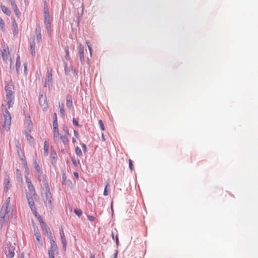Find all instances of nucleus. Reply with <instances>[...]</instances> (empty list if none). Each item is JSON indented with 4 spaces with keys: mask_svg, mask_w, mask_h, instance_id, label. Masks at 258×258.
Instances as JSON below:
<instances>
[{
    "mask_svg": "<svg viewBox=\"0 0 258 258\" xmlns=\"http://www.w3.org/2000/svg\"><path fill=\"white\" fill-rule=\"evenodd\" d=\"M1 8L4 13H5L8 16L10 15L11 13V11L8 8H7L5 6L1 5Z\"/></svg>",
    "mask_w": 258,
    "mask_h": 258,
    "instance_id": "nucleus-23",
    "label": "nucleus"
},
{
    "mask_svg": "<svg viewBox=\"0 0 258 258\" xmlns=\"http://www.w3.org/2000/svg\"><path fill=\"white\" fill-rule=\"evenodd\" d=\"M76 153L79 156H82V152L79 147H77L75 149Z\"/></svg>",
    "mask_w": 258,
    "mask_h": 258,
    "instance_id": "nucleus-39",
    "label": "nucleus"
},
{
    "mask_svg": "<svg viewBox=\"0 0 258 258\" xmlns=\"http://www.w3.org/2000/svg\"><path fill=\"white\" fill-rule=\"evenodd\" d=\"M5 90L6 92H11L12 91V85L10 84H7L5 87Z\"/></svg>",
    "mask_w": 258,
    "mask_h": 258,
    "instance_id": "nucleus-33",
    "label": "nucleus"
},
{
    "mask_svg": "<svg viewBox=\"0 0 258 258\" xmlns=\"http://www.w3.org/2000/svg\"><path fill=\"white\" fill-rule=\"evenodd\" d=\"M4 117H11V114L10 112L8 111V110L6 108L4 112Z\"/></svg>",
    "mask_w": 258,
    "mask_h": 258,
    "instance_id": "nucleus-43",
    "label": "nucleus"
},
{
    "mask_svg": "<svg viewBox=\"0 0 258 258\" xmlns=\"http://www.w3.org/2000/svg\"><path fill=\"white\" fill-rule=\"evenodd\" d=\"M44 187L45 188V191H50V188L48 183H44Z\"/></svg>",
    "mask_w": 258,
    "mask_h": 258,
    "instance_id": "nucleus-60",
    "label": "nucleus"
},
{
    "mask_svg": "<svg viewBox=\"0 0 258 258\" xmlns=\"http://www.w3.org/2000/svg\"><path fill=\"white\" fill-rule=\"evenodd\" d=\"M14 99V97L6 98L7 103V105H8L9 108L12 107L13 104Z\"/></svg>",
    "mask_w": 258,
    "mask_h": 258,
    "instance_id": "nucleus-26",
    "label": "nucleus"
},
{
    "mask_svg": "<svg viewBox=\"0 0 258 258\" xmlns=\"http://www.w3.org/2000/svg\"><path fill=\"white\" fill-rule=\"evenodd\" d=\"M10 210L7 209H5L4 206L3 207L2 209L0 211V224H1V227H3V224L4 222H7L9 219V213Z\"/></svg>",
    "mask_w": 258,
    "mask_h": 258,
    "instance_id": "nucleus-1",
    "label": "nucleus"
},
{
    "mask_svg": "<svg viewBox=\"0 0 258 258\" xmlns=\"http://www.w3.org/2000/svg\"><path fill=\"white\" fill-rule=\"evenodd\" d=\"M14 30H13V35L14 37H17L18 35L19 31L18 29V26H16V27L13 26Z\"/></svg>",
    "mask_w": 258,
    "mask_h": 258,
    "instance_id": "nucleus-38",
    "label": "nucleus"
},
{
    "mask_svg": "<svg viewBox=\"0 0 258 258\" xmlns=\"http://www.w3.org/2000/svg\"><path fill=\"white\" fill-rule=\"evenodd\" d=\"M45 199L46 201H48V204H49L50 206L52 205V202L51 201L52 196L50 191H45Z\"/></svg>",
    "mask_w": 258,
    "mask_h": 258,
    "instance_id": "nucleus-14",
    "label": "nucleus"
},
{
    "mask_svg": "<svg viewBox=\"0 0 258 258\" xmlns=\"http://www.w3.org/2000/svg\"><path fill=\"white\" fill-rule=\"evenodd\" d=\"M25 134L27 141L31 143V140H32V144L34 145L35 144V142L33 137L31 135H30L27 131H25Z\"/></svg>",
    "mask_w": 258,
    "mask_h": 258,
    "instance_id": "nucleus-22",
    "label": "nucleus"
},
{
    "mask_svg": "<svg viewBox=\"0 0 258 258\" xmlns=\"http://www.w3.org/2000/svg\"><path fill=\"white\" fill-rule=\"evenodd\" d=\"M0 28H1L3 31H5V23L3 19L1 17H0Z\"/></svg>",
    "mask_w": 258,
    "mask_h": 258,
    "instance_id": "nucleus-40",
    "label": "nucleus"
},
{
    "mask_svg": "<svg viewBox=\"0 0 258 258\" xmlns=\"http://www.w3.org/2000/svg\"><path fill=\"white\" fill-rule=\"evenodd\" d=\"M72 121H73L74 125H75L77 126H78L79 127H81L82 126V125L81 124L79 123L78 119L75 118V117L73 118Z\"/></svg>",
    "mask_w": 258,
    "mask_h": 258,
    "instance_id": "nucleus-36",
    "label": "nucleus"
},
{
    "mask_svg": "<svg viewBox=\"0 0 258 258\" xmlns=\"http://www.w3.org/2000/svg\"><path fill=\"white\" fill-rule=\"evenodd\" d=\"M79 53L80 60L82 64H83L85 61L84 55V47L82 45H80L79 47Z\"/></svg>",
    "mask_w": 258,
    "mask_h": 258,
    "instance_id": "nucleus-9",
    "label": "nucleus"
},
{
    "mask_svg": "<svg viewBox=\"0 0 258 258\" xmlns=\"http://www.w3.org/2000/svg\"><path fill=\"white\" fill-rule=\"evenodd\" d=\"M33 164L34 165V167H35V169L36 172H37V174H41L42 173L41 169L40 167L39 166V165L38 164L36 159H34Z\"/></svg>",
    "mask_w": 258,
    "mask_h": 258,
    "instance_id": "nucleus-21",
    "label": "nucleus"
},
{
    "mask_svg": "<svg viewBox=\"0 0 258 258\" xmlns=\"http://www.w3.org/2000/svg\"><path fill=\"white\" fill-rule=\"evenodd\" d=\"M59 233L60 236L61 241L62 244L63 249L66 251L67 247V240L66 239L65 235L63 229L61 228L59 229Z\"/></svg>",
    "mask_w": 258,
    "mask_h": 258,
    "instance_id": "nucleus-5",
    "label": "nucleus"
},
{
    "mask_svg": "<svg viewBox=\"0 0 258 258\" xmlns=\"http://www.w3.org/2000/svg\"><path fill=\"white\" fill-rule=\"evenodd\" d=\"M27 130H28L29 132H31L33 127V124L32 123V121L31 119L30 116L28 113L27 112Z\"/></svg>",
    "mask_w": 258,
    "mask_h": 258,
    "instance_id": "nucleus-10",
    "label": "nucleus"
},
{
    "mask_svg": "<svg viewBox=\"0 0 258 258\" xmlns=\"http://www.w3.org/2000/svg\"><path fill=\"white\" fill-rule=\"evenodd\" d=\"M39 105L43 109V111H45L47 110L48 105L47 102L46 97L45 95L43 94H39Z\"/></svg>",
    "mask_w": 258,
    "mask_h": 258,
    "instance_id": "nucleus-2",
    "label": "nucleus"
},
{
    "mask_svg": "<svg viewBox=\"0 0 258 258\" xmlns=\"http://www.w3.org/2000/svg\"><path fill=\"white\" fill-rule=\"evenodd\" d=\"M40 226L44 233L48 236L49 238L53 237L49 228L47 226L45 222L42 223Z\"/></svg>",
    "mask_w": 258,
    "mask_h": 258,
    "instance_id": "nucleus-3",
    "label": "nucleus"
},
{
    "mask_svg": "<svg viewBox=\"0 0 258 258\" xmlns=\"http://www.w3.org/2000/svg\"><path fill=\"white\" fill-rule=\"evenodd\" d=\"M10 2L14 11H15V10H17L18 9L16 5L15 0H10Z\"/></svg>",
    "mask_w": 258,
    "mask_h": 258,
    "instance_id": "nucleus-37",
    "label": "nucleus"
},
{
    "mask_svg": "<svg viewBox=\"0 0 258 258\" xmlns=\"http://www.w3.org/2000/svg\"><path fill=\"white\" fill-rule=\"evenodd\" d=\"M30 192H31L30 194L31 195V196L32 195L33 196H37L35 188H34L32 190H30Z\"/></svg>",
    "mask_w": 258,
    "mask_h": 258,
    "instance_id": "nucleus-56",
    "label": "nucleus"
},
{
    "mask_svg": "<svg viewBox=\"0 0 258 258\" xmlns=\"http://www.w3.org/2000/svg\"><path fill=\"white\" fill-rule=\"evenodd\" d=\"M36 232H35V233H34V235L36 236L37 241L39 243L40 246H42L43 245V243L41 240V234L39 232L38 229H37Z\"/></svg>",
    "mask_w": 258,
    "mask_h": 258,
    "instance_id": "nucleus-20",
    "label": "nucleus"
},
{
    "mask_svg": "<svg viewBox=\"0 0 258 258\" xmlns=\"http://www.w3.org/2000/svg\"><path fill=\"white\" fill-rule=\"evenodd\" d=\"M26 198H27V201H28V203L29 202H32L33 201V199L31 196V195L30 194H29V193H27L26 194Z\"/></svg>",
    "mask_w": 258,
    "mask_h": 258,
    "instance_id": "nucleus-41",
    "label": "nucleus"
},
{
    "mask_svg": "<svg viewBox=\"0 0 258 258\" xmlns=\"http://www.w3.org/2000/svg\"><path fill=\"white\" fill-rule=\"evenodd\" d=\"M30 53L32 56H35V42L34 41V39L30 43Z\"/></svg>",
    "mask_w": 258,
    "mask_h": 258,
    "instance_id": "nucleus-18",
    "label": "nucleus"
},
{
    "mask_svg": "<svg viewBox=\"0 0 258 258\" xmlns=\"http://www.w3.org/2000/svg\"><path fill=\"white\" fill-rule=\"evenodd\" d=\"M66 106L70 109L73 106L72 97L71 95H67L66 96Z\"/></svg>",
    "mask_w": 258,
    "mask_h": 258,
    "instance_id": "nucleus-12",
    "label": "nucleus"
},
{
    "mask_svg": "<svg viewBox=\"0 0 258 258\" xmlns=\"http://www.w3.org/2000/svg\"><path fill=\"white\" fill-rule=\"evenodd\" d=\"M49 258H55L54 253L51 250H48Z\"/></svg>",
    "mask_w": 258,
    "mask_h": 258,
    "instance_id": "nucleus-55",
    "label": "nucleus"
},
{
    "mask_svg": "<svg viewBox=\"0 0 258 258\" xmlns=\"http://www.w3.org/2000/svg\"><path fill=\"white\" fill-rule=\"evenodd\" d=\"M27 186L29 191L35 188V187L34 186L32 183H29V184H28Z\"/></svg>",
    "mask_w": 258,
    "mask_h": 258,
    "instance_id": "nucleus-53",
    "label": "nucleus"
},
{
    "mask_svg": "<svg viewBox=\"0 0 258 258\" xmlns=\"http://www.w3.org/2000/svg\"><path fill=\"white\" fill-rule=\"evenodd\" d=\"M86 43L87 44L88 49L89 50L90 57H92V49L91 46H90V45L89 44V42H88L87 41Z\"/></svg>",
    "mask_w": 258,
    "mask_h": 258,
    "instance_id": "nucleus-54",
    "label": "nucleus"
},
{
    "mask_svg": "<svg viewBox=\"0 0 258 258\" xmlns=\"http://www.w3.org/2000/svg\"><path fill=\"white\" fill-rule=\"evenodd\" d=\"M81 146H82L83 151L84 152H87V148L86 145L84 143H82V144H81Z\"/></svg>",
    "mask_w": 258,
    "mask_h": 258,
    "instance_id": "nucleus-57",
    "label": "nucleus"
},
{
    "mask_svg": "<svg viewBox=\"0 0 258 258\" xmlns=\"http://www.w3.org/2000/svg\"><path fill=\"white\" fill-rule=\"evenodd\" d=\"M64 51H65V52L66 53L67 57L69 58V57H70V55H69V47L68 46L65 47Z\"/></svg>",
    "mask_w": 258,
    "mask_h": 258,
    "instance_id": "nucleus-51",
    "label": "nucleus"
},
{
    "mask_svg": "<svg viewBox=\"0 0 258 258\" xmlns=\"http://www.w3.org/2000/svg\"><path fill=\"white\" fill-rule=\"evenodd\" d=\"M16 16L18 18H20L21 17V13L20 12L19 9H17V10H15V11H14Z\"/></svg>",
    "mask_w": 258,
    "mask_h": 258,
    "instance_id": "nucleus-50",
    "label": "nucleus"
},
{
    "mask_svg": "<svg viewBox=\"0 0 258 258\" xmlns=\"http://www.w3.org/2000/svg\"><path fill=\"white\" fill-rule=\"evenodd\" d=\"M87 218L90 221H93L95 220V217L92 215H88Z\"/></svg>",
    "mask_w": 258,
    "mask_h": 258,
    "instance_id": "nucleus-58",
    "label": "nucleus"
},
{
    "mask_svg": "<svg viewBox=\"0 0 258 258\" xmlns=\"http://www.w3.org/2000/svg\"><path fill=\"white\" fill-rule=\"evenodd\" d=\"M10 202V198L9 197L8 198H7V199L5 201V206L4 207V208L5 209H8V207H9Z\"/></svg>",
    "mask_w": 258,
    "mask_h": 258,
    "instance_id": "nucleus-45",
    "label": "nucleus"
},
{
    "mask_svg": "<svg viewBox=\"0 0 258 258\" xmlns=\"http://www.w3.org/2000/svg\"><path fill=\"white\" fill-rule=\"evenodd\" d=\"M24 71L25 74L27 73V63L25 62L24 63Z\"/></svg>",
    "mask_w": 258,
    "mask_h": 258,
    "instance_id": "nucleus-61",
    "label": "nucleus"
},
{
    "mask_svg": "<svg viewBox=\"0 0 258 258\" xmlns=\"http://www.w3.org/2000/svg\"><path fill=\"white\" fill-rule=\"evenodd\" d=\"M49 150V144L46 141L44 142V153L45 156H47Z\"/></svg>",
    "mask_w": 258,
    "mask_h": 258,
    "instance_id": "nucleus-24",
    "label": "nucleus"
},
{
    "mask_svg": "<svg viewBox=\"0 0 258 258\" xmlns=\"http://www.w3.org/2000/svg\"><path fill=\"white\" fill-rule=\"evenodd\" d=\"M32 213L39 221L40 224H41L42 223L44 222L42 217L37 212L36 210L35 212H33Z\"/></svg>",
    "mask_w": 258,
    "mask_h": 258,
    "instance_id": "nucleus-25",
    "label": "nucleus"
},
{
    "mask_svg": "<svg viewBox=\"0 0 258 258\" xmlns=\"http://www.w3.org/2000/svg\"><path fill=\"white\" fill-rule=\"evenodd\" d=\"M9 54V48L7 47L6 48L3 49L2 52V58L4 61H7L8 59V54Z\"/></svg>",
    "mask_w": 258,
    "mask_h": 258,
    "instance_id": "nucleus-13",
    "label": "nucleus"
},
{
    "mask_svg": "<svg viewBox=\"0 0 258 258\" xmlns=\"http://www.w3.org/2000/svg\"><path fill=\"white\" fill-rule=\"evenodd\" d=\"M53 125H58L57 115L56 113H54L53 115Z\"/></svg>",
    "mask_w": 258,
    "mask_h": 258,
    "instance_id": "nucleus-34",
    "label": "nucleus"
},
{
    "mask_svg": "<svg viewBox=\"0 0 258 258\" xmlns=\"http://www.w3.org/2000/svg\"><path fill=\"white\" fill-rule=\"evenodd\" d=\"M12 22L13 26L16 27V26H17V24L14 18H12Z\"/></svg>",
    "mask_w": 258,
    "mask_h": 258,
    "instance_id": "nucleus-64",
    "label": "nucleus"
},
{
    "mask_svg": "<svg viewBox=\"0 0 258 258\" xmlns=\"http://www.w3.org/2000/svg\"><path fill=\"white\" fill-rule=\"evenodd\" d=\"M14 97L13 91L6 92V98Z\"/></svg>",
    "mask_w": 258,
    "mask_h": 258,
    "instance_id": "nucleus-47",
    "label": "nucleus"
},
{
    "mask_svg": "<svg viewBox=\"0 0 258 258\" xmlns=\"http://www.w3.org/2000/svg\"><path fill=\"white\" fill-rule=\"evenodd\" d=\"M60 138L64 145H67L69 143V140L66 135L60 136Z\"/></svg>",
    "mask_w": 258,
    "mask_h": 258,
    "instance_id": "nucleus-28",
    "label": "nucleus"
},
{
    "mask_svg": "<svg viewBox=\"0 0 258 258\" xmlns=\"http://www.w3.org/2000/svg\"><path fill=\"white\" fill-rule=\"evenodd\" d=\"M115 242H116V245H117V246H118L119 244V239H118L117 234H116V235L115 236Z\"/></svg>",
    "mask_w": 258,
    "mask_h": 258,
    "instance_id": "nucleus-62",
    "label": "nucleus"
},
{
    "mask_svg": "<svg viewBox=\"0 0 258 258\" xmlns=\"http://www.w3.org/2000/svg\"><path fill=\"white\" fill-rule=\"evenodd\" d=\"M28 205H29V206L32 212H35V211L36 210V208L35 207L34 202L33 201L32 202H29Z\"/></svg>",
    "mask_w": 258,
    "mask_h": 258,
    "instance_id": "nucleus-31",
    "label": "nucleus"
},
{
    "mask_svg": "<svg viewBox=\"0 0 258 258\" xmlns=\"http://www.w3.org/2000/svg\"><path fill=\"white\" fill-rule=\"evenodd\" d=\"M44 24L48 23L50 22L48 10L47 9H45V8H44Z\"/></svg>",
    "mask_w": 258,
    "mask_h": 258,
    "instance_id": "nucleus-15",
    "label": "nucleus"
},
{
    "mask_svg": "<svg viewBox=\"0 0 258 258\" xmlns=\"http://www.w3.org/2000/svg\"><path fill=\"white\" fill-rule=\"evenodd\" d=\"M42 178H43L42 182H43V184L45 183H48L47 180V177L45 174L43 175Z\"/></svg>",
    "mask_w": 258,
    "mask_h": 258,
    "instance_id": "nucleus-59",
    "label": "nucleus"
},
{
    "mask_svg": "<svg viewBox=\"0 0 258 258\" xmlns=\"http://www.w3.org/2000/svg\"><path fill=\"white\" fill-rule=\"evenodd\" d=\"M71 158L73 165H74V166L77 167L78 166V164L77 163L75 156H71Z\"/></svg>",
    "mask_w": 258,
    "mask_h": 258,
    "instance_id": "nucleus-46",
    "label": "nucleus"
},
{
    "mask_svg": "<svg viewBox=\"0 0 258 258\" xmlns=\"http://www.w3.org/2000/svg\"><path fill=\"white\" fill-rule=\"evenodd\" d=\"M41 27L39 24H37L36 26L35 34L36 36V39L38 42H40L41 40Z\"/></svg>",
    "mask_w": 258,
    "mask_h": 258,
    "instance_id": "nucleus-7",
    "label": "nucleus"
},
{
    "mask_svg": "<svg viewBox=\"0 0 258 258\" xmlns=\"http://www.w3.org/2000/svg\"><path fill=\"white\" fill-rule=\"evenodd\" d=\"M59 107L60 115L62 117H64V115H65L64 104L63 103H61V104H59Z\"/></svg>",
    "mask_w": 258,
    "mask_h": 258,
    "instance_id": "nucleus-27",
    "label": "nucleus"
},
{
    "mask_svg": "<svg viewBox=\"0 0 258 258\" xmlns=\"http://www.w3.org/2000/svg\"><path fill=\"white\" fill-rule=\"evenodd\" d=\"M99 126L100 127L101 131H104L105 130V128H104L103 122L102 120H99Z\"/></svg>",
    "mask_w": 258,
    "mask_h": 258,
    "instance_id": "nucleus-48",
    "label": "nucleus"
},
{
    "mask_svg": "<svg viewBox=\"0 0 258 258\" xmlns=\"http://www.w3.org/2000/svg\"><path fill=\"white\" fill-rule=\"evenodd\" d=\"M26 179V182L27 184H29V183H32L31 180L29 179V178L28 177V176H25Z\"/></svg>",
    "mask_w": 258,
    "mask_h": 258,
    "instance_id": "nucleus-63",
    "label": "nucleus"
},
{
    "mask_svg": "<svg viewBox=\"0 0 258 258\" xmlns=\"http://www.w3.org/2000/svg\"><path fill=\"white\" fill-rule=\"evenodd\" d=\"M62 130L65 132L66 135H70L69 131V130H68V127L67 126H66L64 124L63 125H62Z\"/></svg>",
    "mask_w": 258,
    "mask_h": 258,
    "instance_id": "nucleus-44",
    "label": "nucleus"
},
{
    "mask_svg": "<svg viewBox=\"0 0 258 258\" xmlns=\"http://www.w3.org/2000/svg\"><path fill=\"white\" fill-rule=\"evenodd\" d=\"M9 183H10L9 176L8 175H6L5 176L4 181V191L5 192H7L9 190Z\"/></svg>",
    "mask_w": 258,
    "mask_h": 258,
    "instance_id": "nucleus-8",
    "label": "nucleus"
},
{
    "mask_svg": "<svg viewBox=\"0 0 258 258\" xmlns=\"http://www.w3.org/2000/svg\"><path fill=\"white\" fill-rule=\"evenodd\" d=\"M128 162H129L128 163V164H129V168L130 169V170L131 171H132L133 170V169H134V165H133V161H132V160L130 159Z\"/></svg>",
    "mask_w": 258,
    "mask_h": 258,
    "instance_id": "nucleus-52",
    "label": "nucleus"
},
{
    "mask_svg": "<svg viewBox=\"0 0 258 258\" xmlns=\"http://www.w3.org/2000/svg\"><path fill=\"white\" fill-rule=\"evenodd\" d=\"M109 184L108 182H106V185L104 187V191H103V195L105 196H106L108 195V190H107V187L109 186Z\"/></svg>",
    "mask_w": 258,
    "mask_h": 258,
    "instance_id": "nucleus-42",
    "label": "nucleus"
},
{
    "mask_svg": "<svg viewBox=\"0 0 258 258\" xmlns=\"http://www.w3.org/2000/svg\"><path fill=\"white\" fill-rule=\"evenodd\" d=\"M49 239L50 241V247H49L48 250H51V251H52L53 252H54V251H56L57 252H58V248L56 243L53 239V237Z\"/></svg>",
    "mask_w": 258,
    "mask_h": 258,
    "instance_id": "nucleus-4",
    "label": "nucleus"
},
{
    "mask_svg": "<svg viewBox=\"0 0 258 258\" xmlns=\"http://www.w3.org/2000/svg\"><path fill=\"white\" fill-rule=\"evenodd\" d=\"M74 212L79 217L82 215V211L80 209H74Z\"/></svg>",
    "mask_w": 258,
    "mask_h": 258,
    "instance_id": "nucleus-35",
    "label": "nucleus"
},
{
    "mask_svg": "<svg viewBox=\"0 0 258 258\" xmlns=\"http://www.w3.org/2000/svg\"><path fill=\"white\" fill-rule=\"evenodd\" d=\"M57 154L56 152L55 151L54 149L51 148V153H50V158L51 159H56L57 158Z\"/></svg>",
    "mask_w": 258,
    "mask_h": 258,
    "instance_id": "nucleus-30",
    "label": "nucleus"
},
{
    "mask_svg": "<svg viewBox=\"0 0 258 258\" xmlns=\"http://www.w3.org/2000/svg\"><path fill=\"white\" fill-rule=\"evenodd\" d=\"M45 28L47 31V32L49 35L51 34V24L50 22L48 23H45Z\"/></svg>",
    "mask_w": 258,
    "mask_h": 258,
    "instance_id": "nucleus-32",
    "label": "nucleus"
},
{
    "mask_svg": "<svg viewBox=\"0 0 258 258\" xmlns=\"http://www.w3.org/2000/svg\"><path fill=\"white\" fill-rule=\"evenodd\" d=\"M21 161H22V163L24 166L25 169L26 170L28 171V164H27L26 158L25 157L22 158Z\"/></svg>",
    "mask_w": 258,
    "mask_h": 258,
    "instance_id": "nucleus-29",
    "label": "nucleus"
},
{
    "mask_svg": "<svg viewBox=\"0 0 258 258\" xmlns=\"http://www.w3.org/2000/svg\"><path fill=\"white\" fill-rule=\"evenodd\" d=\"M53 138L55 141L58 139L59 137V131L58 125H53Z\"/></svg>",
    "mask_w": 258,
    "mask_h": 258,
    "instance_id": "nucleus-16",
    "label": "nucleus"
},
{
    "mask_svg": "<svg viewBox=\"0 0 258 258\" xmlns=\"http://www.w3.org/2000/svg\"><path fill=\"white\" fill-rule=\"evenodd\" d=\"M47 82L48 87L50 88V87L52 86V75L51 73V71H47Z\"/></svg>",
    "mask_w": 258,
    "mask_h": 258,
    "instance_id": "nucleus-17",
    "label": "nucleus"
},
{
    "mask_svg": "<svg viewBox=\"0 0 258 258\" xmlns=\"http://www.w3.org/2000/svg\"><path fill=\"white\" fill-rule=\"evenodd\" d=\"M8 253H7V251H6V253L7 257H9V258H12L15 255L14 249L15 247L11 245V243H10V247H8Z\"/></svg>",
    "mask_w": 258,
    "mask_h": 258,
    "instance_id": "nucleus-11",
    "label": "nucleus"
},
{
    "mask_svg": "<svg viewBox=\"0 0 258 258\" xmlns=\"http://www.w3.org/2000/svg\"><path fill=\"white\" fill-rule=\"evenodd\" d=\"M5 120L4 124H3V127L5 128V129L8 131L10 130V126L11 123V117H4Z\"/></svg>",
    "mask_w": 258,
    "mask_h": 258,
    "instance_id": "nucleus-6",
    "label": "nucleus"
},
{
    "mask_svg": "<svg viewBox=\"0 0 258 258\" xmlns=\"http://www.w3.org/2000/svg\"><path fill=\"white\" fill-rule=\"evenodd\" d=\"M20 67H21L20 57L19 55H18L16 58V72H17V74H19V73H20Z\"/></svg>",
    "mask_w": 258,
    "mask_h": 258,
    "instance_id": "nucleus-19",
    "label": "nucleus"
},
{
    "mask_svg": "<svg viewBox=\"0 0 258 258\" xmlns=\"http://www.w3.org/2000/svg\"><path fill=\"white\" fill-rule=\"evenodd\" d=\"M67 179V176L65 173L62 174V184H64Z\"/></svg>",
    "mask_w": 258,
    "mask_h": 258,
    "instance_id": "nucleus-49",
    "label": "nucleus"
}]
</instances>
